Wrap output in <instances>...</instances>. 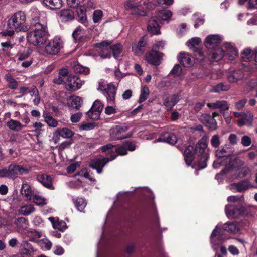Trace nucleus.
Returning a JSON list of instances; mask_svg holds the SVG:
<instances>
[{"mask_svg":"<svg viewBox=\"0 0 257 257\" xmlns=\"http://www.w3.org/2000/svg\"><path fill=\"white\" fill-rule=\"evenodd\" d=\"M31 30L27 33L28 41L34 46H39L44 43L47 39L48 32L47 24L39 19H33L31 23Z\"/></svg>","mask_w":257,"mask_h":257,"instance_id":"f257e3e1","label":"nucleus"},{"mask_svg":"<svg viewBox=\"0 0 257 257\" xmlns=\"http://www.w3.org/2000/svg\"><path fill=\"white\" fill-rule=\"evenodd\" d=\"M195 154L200 157L198 166L204 169L207 166V161L209 158V149L208 148L207 138L202 137L196 144L194 150Z\"/></svg>","mask_w":257,"mask_h":257,"instance_id":"f03ea898","label":"nucleus"},{"mask_svg":"<svg viewBox=\"0 0 257 257\" xmlns=\"http://www.w3.org/2000/svg\"><path fill=\"white\" fill-rule=\"evenodd\" d=\"M97 90L101 91L105 96L108 104H115L117 89L113 84L112 83H108L104 80L101 79L98 82Z\"/></svg>","mask_w":257,"mask_h":257,"instance_id":"7ed1b4c3","label":"nucleus"},{"mask_svg":"<svg viewBox=\"0 0 257 257\" xmlns=\"http://www.w3.org/2000/svg\"><path fill=\"white\" fill-rule=\"evenodd\" d=\"M26 16L24 12L19 11L13 14L7 22L8 28L15 29L16 31H25L27 27L25 26Z\"/></svg>","mask_w":257,"mask_h":257,"instance_id":"20e7f679","label":"nucleus"},{"mask_svg":"<svg viewBox=\"0 0 257 257\" xmlns=\"http://www.w3.org/2000/svg\"><path fill=\"white\" fill-rule=\"evenodd\" d=\"M8 178L15 180L19 176L28 174L31 171V168L24 167L22 165L11 163L8 167Z\"/></svg>","mask_w":257,"mask_h":257,"instance_id":"39448f33","label":"nucleus"},{"mask_svg":"<svg viewBox=\"0 0 257 257\" xmlns=\"http://www.w3.org/2000/svg\"><path fill=\"white\" fill-rule=\"evenodd\" d=\"M117 155L114 152H112L110 158L107 157H99L90 160L89 162V166L97 171L99 174L102 172V169L104 166L110 160H113L117 157Z\"/></svg>","mask_w":257,"mask_h":257,"instance_id":"423d86ee","label":"nucleus"},{"mask_svg":"<svg viewBox=\"0 0 257 257\" xmlns=\"http://www.w3.org/2000/svg\"><path fill=\"white\" fill-rule=\"evenodd\" d=\"M225 212L228 217L237 218L246 216L249 213L248 209L243 206L239 207L228 205L225 207Z\"/></svg>","mask_w":257,"mask_h":257,"instance_id":"0eeeda50","label":"nucleus"},{"mask_svg":"<svg viewBox=\"0 0 257 257\" xmlns=\"http://www.w3.org/2000/svg\"><path fill=\"white\" fill-rule=\"evenodd\" d=\"M103 108V104L100 100H95L90 109L86 112L87 117L92 120H98Z\"/></svg>","mask_w":257,"mask_h":257,"instance_id":"6e6552de","label":"nucleus"},{"mask_svg":"<svg viewBox=\"0 0 257 257\" xmlns=\"http://www.w3.org/2000/svg\"><path fill=\"white\" fill-rule=\"evenodd\" d=\"M63 47L62 41L58 38L51 40L45 47L46 52L50 55H56Z\"/></svg>","mask_w":257,"mask_h":257,"instance_id":"1a4fd4ad","label":"nucleus"},{"mask_svg":"<svg viewBox=\"0 0 257 257\" xmlns=\"http://www.w3.org/2000/svg\"><path fill=\"white\" fill-rule=\"evenodd\" d=\"M83 83L84 81H82L79 77L72 75H69V76L67 77V81L65 82L67 90L71 91L79 89Z\"/></svg>","mask_w":257,"mask_h":257,"instance_id":"9d476101","label":"nucleus"},{"mask_svg":"<svg viewBox=\"0 0 257 257\" xmlns=\"http://www.w3.org/2000/svg\"><path fill=\"white\" fill-rule=\"evenodd\" d=\"M163 55V53L152 50L146 54L145 59L150 64L158 66L161 63Z\"/></svg>","mask_w":257,"mask_h":257,"instance_id":"9b49d317","label":"nucleus"},{"mask_svg":"<svg viewBox=\"0 0 257 257\" xmlns=\"http://www.w3.org/2000/svg\"><path fill=\"white\" fill-rule=\"evenodd\" d=\"M126 126H115L110 130V136L112 140H121L126 138L124 133L127 131Z\"/></svg>","mask_w":257,"mask_h":257,"instance_id":"f8f14e48","label":"nucleus"},{"mask_svg":"<svg viewBox=\"0 0 257 257\" xmlns=\"http://www.w3.org/2000/svg\"><path fill=\"white\" fill-rule=\"evenodd\" d=\"M200 119L209 130H215L217 128L216 121L212 115L208 114H203L200 116Z\"/></svg>","mask_w":257,"mask_h":257,"instance_id":"ddd939ff","label":"nucleus"},{"mask_svg":"<svg viewBox=\"0 0 257 257\" xmlns=\"http://www.w3.org/2000/svg\"><path fill=\"white\" fill-rule=\"evenodd\" d=\"M122 46L120 44H116L115 45L109 47V50L108 52L105 54H101V57L103 58H110L111 56V52H112L114 58H117L119 56L122 51Z\"/></svg>","mask_w":257,"mask_h":257,"instance_id":"4468645a","label":"nucleus"},{"mask_svg":"<svg viewBox=\"0 0 257 257\" xmlns=\"http://www.w3.org/2000/svg\"><path fill=\"white\" fill-rule=\"evenodd\" d=\"M221 42V38L217 35H210L205 39V46L209 49H213Z\"/></svg>","mask_w":257,"mask_h":257,"instance_id":"2eb2a0df","label":"nucleus"},{"mask_svg":"<svg viewBox=\"0 0 257 257\" xmlns=\"http://www.w3.org/2000/svg\"><path fill=\"white\" fill-rule=\"evenodd\" d=\"M37 179L46 188L51 190L54 189L52 179L50 175L45 174L39 175L37 177Z\"/></svg>","mask_w":257,"mask_h":257,"instance_id":"dca6fc26","label":"nucleus"},{"mask_svg":"<svg viewBox=\"0 0 257 257\" xmlns=\"http://www.w3.org/2000/svg\"><path fill=\"white\" fill-rule=\"evenodd\" d=\"M146 42L144 37L141 38L137 44L132 45V51L136 56L142 55L145 51Z\"/></svg>","mask_w":257,"mask_h":257,"instance_id":"f3484780","label":"nucleus"},{"mask_svg":"<svg viewBox=\"0 0 257 257\" xmlns=\"http://www.w3.org/2000/svg\"><path fill=\"white\" fill-rule=\"evenodd\" d=\"M177 137L173 133L165 132L161 135L157 142H164L171 144H175L177 142Z\"/></svg>","mask_w":257,"mask_h":257,"instance_id":"a211bd4d","label":"nucleus"},{"mask_svg":"<svg viewBox=\"0 0 257 257\" xmlns=\"http://www.w3.org/2000/svg\"><path fill=\"white\" fill-rule=\"evenodd\" d=\"M69 76L68 70L66 68L61 69L59 72L58 76L53 79V82L59 85L63 83L65 84V82L67 81V77Z\"/></svg>","mask_w":257,"mask_h":257,"instance_id":"6ab92c4d","label":"nucleus"},{"mask_svg":"<svg viewBox=\"0 0 257 257\" xmlns=\"http://www.w3.org/2000/svg\"><path fill=\"white\" fill-rule=\"evenodd\" d=\"M147 29L149 32L153 34H159L160 33V26L157 18L152 17L151 20H149Z\"/></svg>","mask_w":257,"mask_h":257,"instance_id":"aec40b11","label":"nucleus"},{"mask_svg":"<svg viewBox=\"0 0 257 257\" xmlns=\"http://www.w3.org/2000/svg\"><path fill=\"white\" fill-rule=\"evenodd\" d=\"M194 147L191 145L187 146L183 152L184 160L187 166H189L193 160Z\"/></svg>","mask_w":257,"mask_h":257,"instance_id":"412c9836","label":"nucleus"},{"mask_svg":"<svg viewBox=\"0 0 257 257\" xmlns=\"http://www.w3.org/2000/svg\"><path fill=\"white\" fill-rule=\"evenodd\" d=\"M16 229L19 232H22L28 227V220L24 217H19L15 219L14 222Z\"/></svg>","mask_w":257,"mask_h":257,"instance_id":"4be33fe9","label":"nucleus"},{"mask_svg":"<svg viewBox=\"0 0 257 257\" xmlns=\"http://www.w3.org/2000/svg\"><path fill=\"white\" fill-rule=\"evenodd\" d=\"M253 119V115L250 113H242V116L240 120L237 121L239 126H242L244 125L250 126L252 124Z\"/></svg>","mask_w":257,"mask_h":257,"instance_id":"5701e85b","label":"nucleus"},{"mask_svg":"<svg viewBox=\"0 0 257 257\" xmlns=\"http://www.w3.org/2000/svg\"><path fill=\"white\" fill-rule=\"evenodd\" d=\"M20 192L22 197L26 200L28 201L31 199L32 196V189L30 186L27 182L22 184Z\"/></svg>","mask_w":257,"mask_h":257,"instance_id":"b1692460","label":"nucleus"},{"mask_svg":"<svg viewBox=\"0 0 257 257\" xmlns=\"http://www.w3.org/2000/svg\"><path fill=\"white\" fill-rule=\"evenodd\" d=\"M225 56L224 50L222 48L217 47L215 49L212 53L210 55L209 58L210 61H219L221 60Z\"/></svg>","mask_w":257,"mask_h":257,"instance_id":"393cba45","label":"nucleus"},{"mask_svg":"<svg viewBox=\"0 0 257 257\" xmlns=\"http://www.w3.org/2000/svg\"><path fill=\"white\" fill-rule=\"evenodd\" d=\"M178 58L180 63L184 67H189L192 64L191 57L187 53H180Z\"/></svg>","mask_w":257,"mask_h":257,"instance_id":"a878e982","label":"nucleus"},{"mask_svg":"<svg viewBox=\"0 0 257 257\" xmlns=\"http://www.w3.org/2000/svg\"><path fill=\"white\" fill-rule=\"evenodd\" d=\"M224 47L226 50V55L228 56L229 59L230 60L234 59L237 55L236 49L230 43H225Z\"/></svg>","mask_w":257,"mask_h":257,"instance_id":"bb28decb","label":"nucleus"},{"mask_svg":"<svg viewBox=\"0 0 257 257\" xmlns=\"http://www.w3.org/2000/svg\"><path fill=\"white\" fill-rule=\"evenodd\" d=\"M179 96L178 94H174L167 97L164 101V105L168 109H171L179 101Z\"/></svg>","mask_w":257,"mask_h":257,"instance_id":"cd10ccee","label":"nucleus"},{"mask_svg":"<svg viewBox=\"0 0 257 257\" xmlns=\"http://www.w3.org/2000/svg\"><path fill=\"white\" fill-rule=\"evenodd\" d=\"M207 106L211 109L219 108L221 110L225 111L229 109V107L227 101L224 100L217 101L213 103H208L207 104Z\"/></svg>","mask_w":257,"mask_h":257,"instance_id":"c85d7f7f","label":"nucleus"},{"mask_svg":"<svg viewBox=\"0 0 257 257\" xmlns=\"http://www.w3.org/2000/svg\"><path fill=\"white\" fill-rule=\"evenodd\" d=\"M60 17L62 21H69L74 18V13L70 9H63L60 12Z\"/></svg>","mask_w":257,"mask_h":257,"instance_id":"c756f323","label":"nucleus"},{"mask_svg":"<svg viewBox=\"0 0 257 257\" xmlns=\"http://www.w3.org/2000/svg\"><path fill=\"white\" fill-rule=\"evenodd\" d=\"M7 126L14 132H19L25 127L18 120L11 119L6 123Z\"/></svg>","mask_w":257,"mask_h":257,"instance_id":"7c9ffc66","label":"nucleus"},{"mask_svg":"<svg viewBox=\"0 0 257 257\" xmlns=\"http://www.w3.org/2000/svg\"><path fill=\"white\" fill-rule=\"evenodd\" d=\"M43 117H44V121L50 127H56L58 126V121L52 117L49 112L44 111L43 113Z\"/></svg>","mask_w":257,"mask_h":257,"instance_id":"2f4dec72","label":"nucleus"},{"mask_svg":"<svg viewBox=\"0 0 257 257\" xmlns=\"http://www.w3.org/2000/svg\"><path fill=\"white\" fill-rule=\"evenodd\" d=\"M43 4L51 9H59L62 6V0H43Z\"/></svg>","mask_w":257,"mask_h":257,"instance_id":"473e14b6","label":"nucleus"},{"mask_svg":"<svg viewBox=\"0 0 257 257\" xmlns=\"http://www.w3.org/2000/svg\"><path fill=\"white\" fill-rule=\"evenodd\" d=\"M55 134L57 136H61L64 138H70L74 135V132L68 128H62L57 129Z\"/></svg>","mask_w":257,"mask_h":257,"instance_id":"72a5a7b5","label":"nucleus"},{"mask_svg":"<svg viewBox=\"0 0 257 257\" xmlns=\"http://www.w3.org/2000/svg\"><path fill=\"white\" fill-rule=\"evenodd\" d=\"M35 209L32 204H27L22 206L19 208V213L24 216L29 215L32 213L35 212Z\"/></svg>","mask_w":257,"mask_h":257,"instance_id":"f704fd0d","label":"nucleus"},{"mask_svg":"<svg viewBox=\"0 0 257 257\" xmlns=\"http://www.w3.org/2000/svg\"><path fill=\"white\" fill-rule=\"evenodd\" d=\"M243 77L241 70H237L232 72L228 76V80L230 82L236 83Z\"/></svg>","mask_w":257,"mask_h":257,"instance_id":"c9c22d12","label":"nucleus"},{"mask_svg":"<svg viewBox=\"0 0 257 257\" xmlns=\"http://www.w3.org/2000/svg\"><path fill=\"white\" fill-rule=\"evenodd\" d=\"M83 103V100L81 97L79 96H74L72 97V100L69 107L71 109H75L76 110H78L81 108Z\"/></svg>","mask_w":257,"mask_h":257,"instance_id":"e433bc0d","label":"nucleus"},{"mask_svg":"<svg viewBox=\"0 0 257 257\" xmlns=\"http://www.w3.org/2000/svg\"><path fill=\"white\" fill-rule=\"evenodd\" d=\"M86 11L84 6H80L77 10L78 21L84 25L87 23Z\"/></svg>","mask_w":257,"mask_h":257,"instance_id":"4c0bfd02","label":"nucleus"},{"mask_svg":"<svg viewBox=\"0 0 257 257\" xmlns=\"http://www.w3.org/2000/svg\"><path fill=\"white\" fill-rule=\"evenodd\" d=\"M73 202L77 209L80 212H83L87 205L86 200L83 198H77L73 200Z\"/></svg>","mask_w":257,"mask_h":257,"instance_id":"58836bf2","label":"nucleus"},{"mask_svg":"<svg viewBox=\"0 0 257 257\" xmlns=\"http://www.w3.org/2000/svg\"><path fill=\"white\" fill-rule=\"evenodd\" d=\"M244 164L243 161L239 158H235L232 160L229 164V170H236L242 166Z\"/></svg>","mask_w":257,"mask_h":257,"instance_id":"ea45409f","label":"nucleus"},{"mask_svg":"<svg viewBox=\"0 0 257 257\" xmlns=\"http://www.w3.org/2000/svg\"><path fill=\"white\" fill-rule=\"evenodd\" d=\"M5 79L8 83L9 88L12 89H16L18 87V82L12 77L10 73L5 75Z\"/></svg>","mask_w":257,"mask_h":257,"instance_id":"a19ab883","label":"nucleus"},{"mask_svg":"<svg viewBox=\"0 0 257 257\" xmlns=\"http://www.w3.org/2000/svg\"><path fill=\"white\" fill-rule=\"evenodd\" d=\"M230 89V86L229 85H224L222 83H220L212 87L211 91L215 93H219L221 91H226Z\"/></svg>","mask_w":257,"mask_h":257,"instance_id":"79ce46f5","label":"nucleus"},{"mask_svg":"<svg viewBox=\"0 0 257 257\" xmlns=\"http://www.w3.org/2000/svg\"><path fill=\"white\" fill-rule=\"evenodd\" d=\"M233 185L238 192H242L247 190L249 187V182L247 181H242L238 183H234Z\"/></svg>","mask_w":257,"mask_h":257,"instance_id":"37998d69","label":"nucleus"},{"mask_svg":"<svg viewBox=\"0 0 257 257\" xmlns=\"http://www.w3.org/2000/svg\"><path fill=\"white\" fill-rule=\"evenodd\" d=\"M149 93L150 91L148 87L147 86H144L141 89L138 102L141 103L144 102L148 97Z\"/></svg>","mask_w":257,"mask_h":257,"instance_id":"c03bdc74","label":"nucleus"},{"mask_svg":"<svg viewBox=\"0 0 257 257\" xmlns=\"http://www.w3.org/2000/svg\"><path fill=\"white\" fill-rule=\"evenodd\" d=\"M253 55L252 50L249 48H246L241 52V58L243 61H250Z\"/></svg>","mask_w":257,"mask_h":257,"instance_id":"a18cd8bd","label":"nucleus"},{"mask_svg":"<svg viewBox=\"0 0 257 257\" xmlns=\"http://www.w3.org/2000/svg\"><path fill=\"white\" fill-rule=\"evenodd\" d=\"M74 70L75 72L82 74L84 75H88L90 73L89 68L84 67L80 64H76L74 66Z\"/></svg>","mask_w":257,"mask_h":257,"instance_id":"49530a36","label":"nucleus"},{"mask_svg":"<svg viewBox=\"0 0 257 257\" xmlns=\"http://www.w3.org/2000/svg\"><path fill=\"white\" fill-rule=\"evenodd\" d=\"M223 229L230 233H235L238 231L236 225L231 222L224 224L223 226Z\"/></svg>","mask_w":257,"mask_h":257,"instance_id":"de8ad7c7","label":"nucleus"},{"mask_svg":"<svg viewBox=\"0 0 257 257\" xmlns=\"http://www.w3.org/2000/svg\"><path fill=\"white\" fill-rule=\"evenodd\" d=\"M158 15L162 20L167 21L171 17L172 13L168 10H163L159 12Z\"/></svg>","mask_w":257,"mask_h":257,"instance_id":"09e8293b","label":"nucleus"},{"mask_svg":"<svg viewBox=\"0 0 257 257\" xmlns=\"http://www.w3.org/2000/svg\"><path fill=\"white\" fill-rule=\"evenodd\" d=\"M79 174L82 176H83L85 178L88 179L92 182H94L95 179L92 176V173L90 171H88L86 168L82 169L79 173Z\"/></svg>","mask_w":257,"mask_h":257,"instance_id":"8fccbe9b","label":"nucleus"},{"mask_svg":"<svg viewBox=\"0 0 257 257\" xmlns=\"http://www.w3.org/2000/svg\"><path fill=\"white\" fill-rule=\"evenodd\" d=\"M210 143L213 148H218L221 144L219 136L218 135H213L211 139Z\"/></svg>","mask_w":257,"mask_h":257,"instance_id":"3c124183","label":"nucleus"},{"mask_svg":"<svg viewBox=\"0 0 257 257\" xmlns=\"http://www.w3.org/2000/svg\"><path fill=\"white\" fill-rule=\"evenodd\" d=\"M102 12L101 10H97L94 11L93 14V21L95 23L99 22L102 17Z\"/></svg>","mask_w":257,"mask_h":257,"instance_id":"603ef678","label":"nucleus"},{"mask_svg":"<svg viewBox=\"0 0 257 257\" xmlns=\"http://www.w3.org/2000/svg\"><path fill=\"white\" fill-rule=\"evenodd\" d=\"M66 223L62 220H57L54 223V228L60 231L66 229Z\"/></svg>","mask_w":257,"mask_h":257,"instance_id":"864d4df0","label":"nucleus"},{"mask_svg":"<svg viewBox=\"0 0 257 257\" xmlns=\"http://www.w3.org/2000/svg\"><path fill=\"white\" fill-rule=\"evenodd\" d=\"M111 44V42L109 41H103V42L98 43L97 44V47H99L101 49L102 51L106 50L107 52H108L109 50V47Z\"/></svg>","mask_w":257,"mask_h":257,"instance_id":"5fc2aeb1","label":"nucleus"},{"mask_svg":"<svg viewBox=\"0 0 257 257\" xmlns=\"http://www.w3.org/2000/svg\"><path fill=\"white\" fill-rule=\"evenodd\" d=\"M33 202L38 206H43L46 204L45 199L43 197L38 195H35L34 197Z\"/></svg>","mask_w":257,"mask_h":257,"instance_id":"6e6d98bb","label":"nucleus"},{"mask_svg":"<svg viewBox=\"0 0 257 257\" xmlns=\"http://www.w3.org/2000/svg\"><path fill=\"white\" fill-rule=\"evenodd\" d=\"M201 42V40L199 38L195 37L189 39L187 41V44L188 46L195 47L198 45Z\"/></svg>","mask_w":257,"mask_h":257,"instance_id":"4d7b16f0","label":"nucleus"},{"mask_svg":"<svg viewBox=\"0 0 257 257\" xmlns=\"http://www.w3.org/2000/svg\"><path fill=\"white\" fill-rule=\"evenodd\" d=\"M165 43L163 41L155 42L152 46V50L157 51L159 50H163L164 48Z\"/></svg>","mask_w":257,"mask_h":257,"instance_id":"13d9d810","label":"nucleus"},{"mask_svg":"<svg viewBox=\"0 0 257 257\" xmlns=\"http://www.w3.org/2000/svg\"><path fill=\"white\" fill-rule=\"evenodd\" d=\"M216 156L218 158H222L227 156L228 154L224 147L217 149L215 151Z\"/></svg>","mask_w":257,"mask_h":257,"instance_id":"bf43d9fd","label":"nucleus"},{"mask_svg":"<svg viewBox=\"0 0 257 257\" xmlns=\"http://www.w3.org/2000/svg\"><path fill=\"white\" fill-rule=\"evenodd\" d=\"M33 252V249L29 244H26L21 249V253L24 255H31Z\"/></svg>","mask_w":257,"mask_h":257,"instance_id":"052dcab7","label":"nucleus"},{"mask_svg":"<svg viewBox=\"0 0 257 257\" xmlns=\"http://www.w3.org/2000/svg\"><path fill=\"white\" fill-rule=\"evenodd\" d=\"M83 5L80 6H84L86 10L88 9H94L95 6L91 0H82Z\"/></svg>","mask_w":257,"mask_h":257,"instance_id":"680f3d73","label":"nucleus"},{"mask_svg":"<svg viewBox=\"0 0 257 257\" xmlns=\"http://www.w3.org/2000/svg\"><path fill=\"white\" fill-rule=\"evenodd\" d=\"M138 5L133 0H128L124 4V7L126 9H136Z\"/></svg>","mask_w":257,"mask_h":257,"instance_id":"e2e57ef3","label":"nucleus"},{"mask_svg":"<svg viewBox=\"0 0 257 257\" xmlns=\"http://www.w3.org/2000/svg\"><path fill=\"white\" fill-rule=\"evenodd\" d=\"M115 104H113L114 105ZM112 106L108 105L105 108L104 112L106 115H110L113 114H115L117 112V111L115 108L111 105Z\"/></svg>","mask_w":257,"mask_h":257,"instance_id":"0e129e2a","label":"nucleus"},{"mask_svg":"<svg viewBox=\"0 0 257 257\" xmlns=\"http://www.w3.org/2000/svg\"><path fill=\"white\" fill-rule=\"evenodd\" d=\"M181 71L182 69L181 66L179 64H176L174 66L170 74L176 76H179L181 74Z\"/></svg>","mask_w":257,"mask_h":257,"instance_id":"69168bd1","label":"nucleus"},{"mask_svg":"<svg viewBox=\"0 0 257 257\" xmlns=\"http://www.w3.org/2000/svg\"><path fill=\"white\" fill-rule=\"evenodd\" d=\"M241 143L244 147H248L251 144V139L248 136H243L241 138Z\"/></svg>","mask_w":257,"mask_h":257,"instance_id":"338daca9","label":"nucleus"},{"mask_svg":"<svg viewBox=\"0 0 257 257\" xmlns=\"http://www.w3.org/2000/svg\"><path fill=\"white\" fill-rule=\"evenodd\" d=\"M44 124L40 122H36L33 124V127L35 128V131L37 133V135H40L43 131L42 127L44 126Z\"/></svg>","mask_w":257,"mask_h":257,"instance_id":"774afa93","label":"nucleus"}]
</instances>
